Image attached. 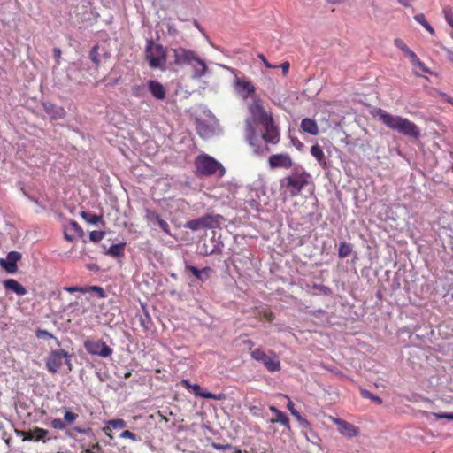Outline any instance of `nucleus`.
I'll return each mask as SVG.
<instances>
[{
  "instance_id": "nucleus-1",
  "label": "nucleus",
  "mask_w": 453,
  "mask_h": 453,
  "mask_svg": "<svg viewBox=\"0 0 453 453\" xmlns=\"http://www.w3.org/2000/svg\"><path fill=\"white\" fill-rule=\"evenodd\" d=\"M250 118L246 119L245 136L250 146L256 147L258 141L256 135L255 124L265 125L273 120V118L263 108L259 98H253L252 103L249 106Z\"/></svg>"
},
{
  "instance_id": "nucleus-2",
  "label": "nucleus",
  "mask_w": 453,
  "mask_h": 453,
  "mask_svg": "<svg viewBox=\"0 0 453 453\" xmlns=\"http://www.w3.org/2000/svg\"><path fill=\"white\" fill-rule=\"evenodd\" d=\"M376 116L388 128L397 131L405 136L415 139L420 136L418 127L406 118L392 115L382 109H378Z\"/></svg>"
},
{
  "instance_id": "nucleus-3",
  "label": "nucleus",
  "mask_w": 453,
  "mask_h": 453,
  "mask_svg": "<svg viewBox=\"0 0 453 453\" xmlns=\"http://www.w3.org/2000/svg\"><path fill=\"white\" fill-rule=\"evenodd\" d=\"M171 51L173 54L174 64L191 67L193 79H201L206 74L208 67L205 62L194 50L179 47L171 49Z\"/></svg>"
},
{
  "instance_id": "nucleus-4",
  "label": "nucleus",
  "mask_w": 453,
  "mask_h": 453,
  "mask_svg": "<svg viewBox=\"0 0 453 453\" xmlns=\"http://www.w3.org/2000/svg\"><path fill=\"white\" fill-rule=\"evenodd\" d=\"M309 177L302 166L296 165L288 176L280 180V189L285 195L296 196L307 185Z\"/></svg>"
},
{
  "instance_id": "nucleus-5",
  "label": "nucleus",
  "mask_w": 453,
  "mask_h": 453,
  "mask_svg": "<svg viewBox=\"0 0 453 453\" xmlns=\"http://www.w3.org/2000/svg\"><path fill=\"white\" fill-rule=\"evenodd\" d=\"M144 56L150 68L161 71L166 69V49L163 45L147 40Z\"/></svg>"
},
{
  "instance_id": "nucleus-6",
  "label": "nucleus",
  "mask_w": 453,
  "mask_h": 453,
  "mask_svg": "<svg viewBox=\"0 0 453 453\" xmlns=\"http://www.w3.org/2000/svg\"><path fill=\"white\" fill-rule=\"evenodd\" d=\"M195 165L197 174L201 176L218 175L222 177L226 173V169L222 164L207 154L197 156Z\"/></svg>"
},
{
  "instance_id": "nucleus-7",
  "label": "nucleus",
  "mask_w": 453,
  "mask_h": 453,
  "mask_svg": "<svg viewBox=\"0 0 453 453\" xmlns=\"http://www.w3.org/2000/svg\"><path fill=\"white\" fill-rule=\"evenodd\" d=\"M222 219V216L219 214H208L198 219L188 221L185 224V227L192 231L215 228L220 225Z\"/></svg>"
},
{
  "instance_id": "nucleus-8",
  "label": "nucleus",
  "mask_w": 453,
  "mask_h": 453,
  "mask_svg": "<svg viewBox=\"0 0 453 453\" xmlns=\"http://www.w3.org/2000/svg\"><path fill=\"white\" fill-rule=\"evenodd\" d=\"M250 356L254 360L263 364L269 372H274L280 370V361L274 352L267 354L261 349H255Z\"/></svg>"
},
{
  "instance_id": "nucleus-9",
  "label": "nucleus",
  "mask_w": 453,
  "mask_h": 453,
  "mask_svg": "<svg viewBox=\"0 0 453 453\" xmlns=\"http://www.w3.org/2000/svg\"><path fill=\"white\" fill-rule=\"evenodd\" d=\"M84 348L88 354L103 358L111 357L113 353V349L102 340L86 339Z\"/></svg>"
},
{
  "instance_id": "nucleus-10",
  "label": "nucleus",
  "mask_w": 453,
  "mask_h": 453,
  "mask_svg": "<svg viewBox=\"0 0 453 453\" xmlns=\"http://www.w3.org/2000/svg\"><path fill=\"white\" fill-rule=\"evenodd\" d=\"M234 88L235 93L242 97L243 100H246L248 98H258L256 96V88L253 85V83L241 77H235L234 79Z\"/></svg>"
},
{
  "instance_id": "nucleus-11",
  "label": "nucleus",
  "mask_w": 453,
  "mask_h": 453,
  "mask_svg": "<svg viewBox=\"0 0 453 453\" xmlns=\"http://www.w3.org/2000/svg\"><path fill=\"white\" fill-rule=\"evenodd\" d=\"M65 357H70L64 349L52 351L47 358L46 367L51 373H56L61 367Z\"/></svg>"
},
{
  "instance_id": "nucleus-12",
  "label": "nucleus",
  "mask_w": 453,
  "mask_h": 453,
  "mask_svg": "<svg viewBox=\"0 0 453 453\" xmlns=\"http://www.w3.org/2000/svg\"><path fill=\"white\" fill-rule=\"evenodd\" d=\"M394 44L402 51H403L407 57L410 58L411 65L413 66L418 67L424 73H429L425 64L420 61L416 53L413 50H411L402 39L395 38L394 40Z\"/></svg>"
},
{
  "instance_id": "nucleus-13",
  "label": "nucleus",
  "mask_w": 453,
  "mask_h": 453,
  "mask_svg": "<svg viewBox=\"0 0 453 453\" xmlns=\"http://www.w3.org/2000/svg\"><path fill=\"white\" fill-rule=\"evenodd\" d=\"M144 218L148 226L151 227L158 226L167 235H172L168 223L157 211L146 209Z\"/></svg>"
},
{
  "instance_id": "nucleus-14",
  "label": "nucleus",
  "mask_w": 453,
  "mask_h": 453,
  "mask_svg": "<svg viewBox=\"0 0 453 453\" xmlns=\"http://www.w3.org/2000/svg\"><path fill=\"white\" fill-rule=\"evenodd\" d=\"M268 164L270 168H291L293 166V161L290 156L287 153L273 154L269 157Z\"/></svg>"
},
{
  "instance_id": "nucleus-15",
  "label": "nucleus",
  "mask_w": 453,
  "mask_h": 453,
  "mask_svg": "<svg viewBox=\"0 0 453 453\" xmlns=\"http://www.w3.org/2000/svg\"><path fill=\"white\" fill-rule=\"evenodd\" d=\"M21 258V254L18 251H11L6 258H0V265L9 273L17 272V262Z\"/></svg>"
},
{
  "instance_id": "nucleus-16",
  "label": "nucleus",
  "mask_w": 453,
  "mask_h": 453,
  "mask_svg": "<svg viewBox=\"0 0 453 453\" xmlns=\"http://www.w3.org/2000/svg\"><path fill=\"white\" fill-rule=\"evenodd\" d=\"M263 127L265 128V132L262 134L263 140L266 143H272V144L278 143V142L280 140V134H279L277 127L273 124V120L266 123Z\"/></svg>"
},
{
  "instance_id": "nucleus-17",
  "label": "nucleus",
  "mask_w": 453,
  "mask_h": 453,
  "mask_svg": "<svg viewBox=\"0 0 453 453\" xmlns=\"http://www.w3.org/2000/svg\"><path fill=\"white\" fill-rule=\"evenodd\" d=\"M334 422L338 425V431L342 435L353 438L358 434V428L351 423L340 418H334Z\"/></svg>"
},
{
  "instance_id": "nucleus-18",
  "label": "nucleus",
  "mask_w": 453,
  "mask_h": 453,
  "mask_svg": "<svg viewBox=\"0 0 453 453\" xmlns=\"http://www.w3.org/2000/svg\"><path fill=\"white\" fill-rule=\"evenodd\" d=\"M147 88L156 99L164 100L165 98V88L159 81L150 80L147 81Z\"/></svg>"
},
{
  "instance_id": "nucleus-19",
  "label": "nucleus",
  "mask_w": 453,
  "mask_h": 453,
  "mask_svg": "<svg viewBox=\"0 0 453 453\" xmlns=\"http://www.w3.org/2000/svg\"><path fill=\"white\" fill-rule=\"evenodd\" d=\"M186 270L190 272L197 280L203 282L206 281L213 272V270L209 266L203 267V269H198L196 266L190 265H186Z\"/></svg>"
},
{
  "instance_id": "nucleus-20",
  "label": "nucleus",
  "mask_w": 453,
  "mask_h": 453,
  "mask_svg": "<svg viewBox=\"0 0 453 453\" xmlns=\"http://www.w3.org/2000/svg\"><path fill=\"white\" fill-rule=\"evenodd\" d=\"M182 385H184V387L187 388V389H192L194 394L196 395V396H201V397H203V398H206V399H219L214 394L212 393H210V392H202L201 390V387L198 385V384H191L188 380H183L181 381Z\"/></svg>"
},
{
  "instance_id": "nucleus-21",
  "label": "nucleus",
  "mask_w": 453,
  "mask_h": 453,
  "mask_svg": "<svg viewBox=\"0 0 453 453\" xmlns=\"http://www.w3.org/2000/svg\"><path fill=\"white\" fill-rule=\"evenodd\" d=\"M3 284L6 289L12 291L19 296H24L27 294L26 288L16 280H4Z\"/></svg>"
},
{
  "instance_id": "nucleus-22",
  "label": "nucleus",
  "mask_w": 453,
  "mask_h": 453,
  "mask_svg": "<svg viewBox=\"0 0 453 453\" xmlns=\"http://www.w3.org/2000/svg\"><path fill=\"white\" fill-rule=\"evenodd\" d=\"M301 129L311 135H317L319 134V127L317 122L310 118H305L301 121Z\"/></svg>"
},
{
  "instance_id": "nucleus-23",
  "label": "nucleus",
  "mask_w": 453,
  "mask_h": 453,
  "mask_svg": "<svg viewBox=\"0 0 453 453\" xmlns=\"http://www.w3.org/2000/svg\"><path fill=\"white\" fill-rule=\"evenodd\" d=\"M49 434V431L43 428L35 427L33 430H31L26 439L28 441H46V436Z\"/></svg>"
},
{
  "instance_id": "nucleus-24",
  "label": "nucleus",
  "mask_w": 453,
  "mask_h": 453,
  "mask_svg": "<svg viewBox=\"0 0 453 453\" xmlns=\"http://www.w3.org/2000/svg\"><path fill=\"white\" fill-rule=\"evenodd\" d=\"M311 154L316 158L319 165L323 168H327V163L322 148L319 144H315L311 148Z\"/></svg>"
},
{
  "instance_id": "nucleus-25",
  "label": "nucleus",
  "mask_w": 453,
  "mask_h": 453,
  "mask_svg": "<svg viewBox=\"0 0 453 453\" xmlns=\"http://www.w3.org/2000/svg\"><path fill=\"white\" fill-rule=\"evenodd\" d=\"M45 111L54 119H63L65 115V111L64 110V108L51 104L45 105Z\"/></svg>"
},
{
  "instance_id": "nucleus-26",
  "label": "nucleus",
  "mask_w": 453,
  "mask_h": 453,
  "mask_svg": "<svg viewBox=\"0 0 453 453\" xmlns=\"http://www.w3.org/2000/svg\"><path fill=\"white\" fill-rule=\"evenodd\" d=\"M286 398L288 399V404H287V408L288 409V411L291 412V414L303 425H307L308 424V421L303 418L300 413L295 409L294 407V403H292V401L290 400V398L288 396H286Z\"/></svg>"
},
{
  "instance_id": "nucleus-27",
  "label": "nucleus",
  "mask_w": 453,
  "mask_h": 453,
  "mask_svg": "<svg viewBox=\"0 0 453 453\" xmlns=\"http://www.w3.org/2000/svg\"><path fill=\"white\" fill-rule=\"evenodd\" d=\"M125 245V243L113 244L108 249L107 254L114 257H120L124 253Z\"/></svg>"
},
{
  "instance_id": "nucleus-28",
  "label": "nucleus",
  "mask_w": 453,
  "mask_h": 453,
  "mask_svg": "<svg viewBox=\"0 0 453 453\" xmlns=\"http://www.w3.org/2000/svg\"><path fill=\"white\" fill-rule=\"evenodd\" d=\"M81 216L86 222L91 225H96L102 219V216H98L88 211H81Z\"/></svg>"
},
{
  "instance_id": "nucleus-29",
  "label": "nucleus",
  "mask_w": 453,
  "mask_h": 453,
  "mask_svg": "<svg viewBox=\"0 0 453 453\" xmlns=\"http://www.w3.org/2000/svg\"><path fill=\"white\" fill-rule=\"evenodd\" d=\"M414 19L419 23L426 31H428L431 35L434 34V29L433 27L426 20L425 15L423 13H418L414 16Z\"/></svg>"
},
{
  "instance_id": "nucleus-30",
  "label": "nucleus",
  "mask_w": 453,
  "mask_h": 453,
  "mask_svg": "<svg viewBox=\"0 0 453 453\" xmlns=\"http://www.w3.org/2000/svg\"><path fill=\"white\" fill-rule=\"evenodd\" d=\"M352 251V246L347 242H341L338 248V255L341 258L347 257Z\"/></svg>"
},
{
  "instance_id": "nucleus-31",
  "label": "nucleus",
  "mask_w": 453,
  "mask_h": 453,
  "mask_svg": "<svg viewBox=\"0 0 453 453\" xmlns=\"http://www.w3.org/2000/svg\"><path fill=\"white\" fill-rule=\"evenodd\" d=\"M66 228H67V231L73 233L74 235H76L78 237H82L84 234L82 228L74 220L70 221Z\"/></svg>"
},
{
  "instance_id": "nucleus-32",
  "label": "nucleus",
  "mask_w": 453,
  "mask_h": 453,
  "mask_svg": "<svg viewBox=\"0 0 453 453\" xmlns=\"http://www.w3.org/2000/svg\"><path fill=\"white\" fill-rule=\"evenodd\" d=\"M271 422L272 423L279 422L282 426H284L288 430H290V421H289V418H288V416L283 411H280V413H278V415L275 417V418L272 419Z\"/></svg>"
},
{
  "instance_id": "nucleus-33",
  "label": "nucleus",
  "mask_w": 453,
  "mask_h": 453,
  "mask_svg": "<svg viewBox=\"0 0 453 453\" xmlns=\"http://www.w3.org/2000/svg\"><path fill=\"white\" fill-rule=\"evenodd\" d=\"M81 453H104L102 446L96 442L89 447H85L84 444L81 445Z\"/></svg>"
},
{
  "instance_id": "nucleus-34",
  "label": "nucleus",
  "mask_w": 453,
  "mask_h": 453,
  "mask_svg": "<svg viewBox=\"0 0 453 453\" xmlns=\"http://www.w3.org/2000/svg\"><path fill=\"white\" fill-rule=\"evenodd\" d=\"M106 424L112 429H122L127 426V422L122 418L111 419Z\"/></svg>"
},
{
  "instance_id": "nucleus-35",
  "label": "nucleus",
  "mask_w": 453,
  "mask_h": 453,
  "mask_svg": "<svg viewBox=\"0 0 453 453\" xmlns=\"http://www.w3.org/2000/svg\"><path fill=\"white\" fill-rule=\"evenodd\" d=\"M78 418V414L70 411L68 409L65 408V415L63 421L65 426L73 423Z\"/></svg>"
},
{
  "instance_id": "nucleus-36",
  "label": "nucleus",
  "mask_w": 453,
  "mask_h": 453,
  "mask_svg": "<svg viewBox=\"0 0 453 453\" xmlns=\"http://www.w3.org/2000/svg\"><path fill=\"white\" fill-rule=\"evenodd\" d=\"M146 85H134L132 87V95L135 97H141L146 91Z\"/></svg>"
},
{
  "instance_id": "nucleus-37",
  "label": "nucleus",
  "mask_w": 453,
  "mask_h": 453,
  "mask_svg": "<svg viewBox=\"0 0 453 453\" xmlns=\"http://www.w3.org/2000/svg\"><path fill=\"white\" fill-rule=\"evenodd\" d=\"M105 233L103 231H92L89 234V239L93 242H99L104 237Z\"/></svg>"
},
{
  "instance_id": "nucleus-38",
  "label": "nucleus",
  "mask_w": 453,
  "mask_h": 453,
  "mask_svg": "<svg viewBox=\"0 0 453 453\" xmlns=\"http://www.w3.org/2000/svg\"><path fill=\"white\" fill-rule=\"evenodd\" d=\"M426 416L429 418V417L434 416L437 418H446L449 420H453V412L452 413H434V412H425Z\"/></svg>"
},
{
  "instance_id": "nucleus-39",
  "label": "nucleus",
  "mask_w": 453,
  "mask_h": 453,
  "mask_svg": "<svg viewBox=\"0 0 453 453\" xmlns=\"http://www.w3.org/2000/svg\"><path fill=\"white\" fill-rule=\"evenodd\" d=\"M120 438L122 439H130L133 441H138L141 440V438L135 434L134 433H132L128 430H125L120 434Z\"/></svg>"
},
{
  "instance_id": "nucleus-40",
  "label": "nucleus",
  "mask_w": 453,
  "mask_h": 453,
  "mask_svg": "<svg viewBox=\"0 0 453 453\" xmlns=\"http://www.w3.org/2000/svg\"><path fill=\"white\" fill-rule=\"evenodd\" d=\"M361 395L365 398H369L377 403H382L381 399L379 396L374 395L373 394H372L370 391H368L366 389L361 390Z\"/></svg>"
},
{
  "instance_id": "nucleus-41",
  "label": "nucleus",
  "mask_w": 453,
  "mask_h": 453,
  "mask_svg": "<svg viewBox=\"0 0 453 453\" xmlns=\"http://www.w3.org/2000/svg\"><path fill=\"white\" fill-rule=\"evenodd\" d=\"M50 426L58 430H64L66 427L65 422L60 418L52 419L50 422Z\"/></svg>"
},
{
  "instance_id": "nucleus-42",
  "label": "nucleus",
  "mask_w": 453,
  "mask_h": 453,
  "mask_svg": "<svg viewBox=\"0 0 453 453\" xmlns=\"http://www.w3.org/2000/svg\"><path fill=\"white\" fill-rule=\"evenodd\" d=\"M35 335L39 339H45V340L55 338L52 334L49 333L46 330H42V329H38L35 332Z\"/></svg>"
},
{
  "instance_id": "nucleus-43",
  "label": "nucleus",
  "mask_w": 453,
  "mask_h": 453,
  "mask_svg": "<svg viewBox=\"0 0 453 453\" xmlns=\"http://www.w3.org/2000/svg\"><path fill=\"white\" fill-rule=\"evenodd\" d=\"M88 290L90 292L96 293L98 296V297H100V298L105 297V292L101 287L92 286V287H89Z\"/></svg>"
},
{
  "instance_id": "nucleus-44",
  "label": "nucleus",
  "mask_w": 453,
  "mask_h": 453,
  "mask_svg": "<svg viewBox=\"0 0 453 453\" xmlns=\"http://www.w3.org/2000/svg\"><path fill=\"white\" fill-rule=\"evenodd\" d=\"M98 46L96 45L92 48V50H90V54H89V57H90V59L96 64V65H98L99 63V59H98Z\"/></svg>"
},
{
  "instance_id": "nucleus-45",
  "label": "nucleus",
  "mask_w": 453,
  "mask_h": 453,
  "mask_svg": "<svg viewBox=\"0 0 453 453\" xmlns=\"http://www.w3.org/2000/svg\"><path fill=\"white\" fill-rule=\"evenodd\" d=\"M444 16L448 24L453 28V15L449 9H444Z\"/></svg>"
},
{
  "instance_id": "nucleus-46",
  "label": "nucleus",
  "mask_w": 453,
  "mask_h": 453,
  "mask_svg": "<svg viewBox=\"0 0 453 453\" xmlns=\"http://www.w3.org/2000/svg\"><path fill=\"white\" fill-rule=\"evenodd\" d=\"M73 431H76L80 434H93V431L91 428L88 427V428H81V427H73Z\"/></svg>"
},
{
  "instance_id": "nucleus-47",
  "label": "nucleus",
  "mask_w": 453,
  "mask_h": 453,
  "mask_svg": "<svg viewBox=\"0 0 453 453\" xmlns=\"http://www.w3.org/2000/svg\"><path fill=\"white\" fill-rule=\"evenodd\" d=\"M313 288L318 289L326 295L329 294V292H330L329 288L326 286H324V285L314 284Z\"/></svg>"
},
{
  "instance_id": "nucleus-48",
  "label": "nucleus",
  "mask_w": 453,
  "mask_h": 453,
  "mask_svg": "<svg viewBox=\"0 0 453 453\" xmlns=\"http://www.w3.org/2000/svg\"><path fill=\"white\" fill-rule=\"evenodd\" d=\"M258 58L262 60V62L264 63V65L267 67V68H278L277 65H273L272 64H270L266 58H265V56L263 54H258L257 55Z\"/></svg>"
},
{
  "instance_id": "nucleus-49",
  "label": "nucleus",
  "mask_w": 453,
  "mask_h": 453,
  "mask_svg": "<svg viewBox=\"0 0 453 453\" xmlns=\"http://www.w3.org/2000/svg\"><path fill=\"white\" fill-rule=\"evenodd\" d=\"M278 68L280 67L282 69V73L284 75H286L289 70V63L288 61L282 63L280 65H277Z\"/></svg>"
},
{
  "instance_id": "nucleus-50",
  "label": "nucleus",
  "mask_w": 453,
  "mask_h": 453,
  "mask_svg": "<svg viewBox=\"0 0 453 453\" xmlns=\"http://www.w3.org/2000/svg\"><path fill=\"white\" fill-rule=\"evenodd\" d=\"M441 49L446 52L448 58L453 64V51L445 46L441 47Z\"/></svg>"
},
{
  "instance_id": "nucleus-51",
  "label": "nucleus",
  "mask_w": 453,
  "mask_h": 453,
  "mask_svg": "<svg viewBox=\"0 0 453 453\" xmlns=\"http://www.w3.org/2000/svg\"><path fill=\"white\" fill-rule=\"evenodd\" d=\"M211 446L215 449H228L231 447L229 444L223 445V444H219V443H215V442H213L211 444Z\"/></svg>"
},
{
  "instance_id": "nucleus-52",
  "label": "nucleus",
  "mask_w": 453,
  "mask_h": 453,
  "mask_svg": "<svg viewBox=\"0 0 453 453\" xmlns=\"http://www.w3.org/2000/svg\"><path fill=\"white\" fill-rule=\"evenodd\" d=\"M74 234L69 231H67V228L65 229V240H67L68 242H72L74 238Z\"/></svg>"
},
{
  "instance_id": "nucleus-53",
  "label": "nucleus",
  "mask_w": 453,
  "mask_h": 453,
  "mask_svg": "<svg viewBox=\"0 0 453 453\" xmlns=\"http://www.w3.org/2000/svg\"><path fill=\"white\" fill-rule=\"evenodd\" d=\"M111 429L112 428L108 425L103 428V432L111 439H112V435L111 434Z\"/></svg>"
},
{
  "instance_id": "nucleus-54",
  "label": "nucleus",
  "mask_w": 453,
  "mask_h": 453,
  "mask_svg": "<svg viewBox=\"0 0 453 453\" xmlns=\"http://www.w3.org/2000/svg\"><path fill=\"white\" fill-rule=\"evenodd\" d=\"M220 252H221V249H220L219 245H215V247L209 252L206 251V253L210 254V255L214 254V253H220Z\"/></svg>"
},
{
  "instance_id": "nucleus-55",
  "label": "nucleus",
  "mask_w": 453,
  "mask_h": 453,
  "mask_svg": "<svg viewBox=\"0 0 453 453\" xmlns=\"http://www.w3.org/2000/svg\"><path fill=\"white\" fill-rule=\"evenodd\" d=\"M250 411L252 412L253 415H256V416H258L259 415V411H260V408L257 407V406H252L250 408Z\"/></svg>"
},
{
  "instance_id": "nucleus-56",
  "label": "nucleus",
  "mask_w": 453,
  "mask_h": 453,
  "mask_svg": "<svg viewBox=\"0 0 453 453\" xmlns=\"http://www.w3.org/2000/svg\"><path fill=\"white\" fill-rule=\"evenodd\" d=\"M66 291H68L69 293H74L76 291H83L81 288H79L77 287H69V288H65Z\"/></svg>"
},
{
  "instance_id": "nucleus-57",
  "label": "nucleus",
  "mask_w": 453,
  "mask_h": 453,
  "mask_svg": "<svg viewBox=\"0 0 453 453\" xmlns=\"http://www.w3.org/2000/svg\"><path fill=\"white\" fill-rule=\"evenodd\" d=\"M269 410L274 413L275 417L280 413L281 411L278 410L275 406H270Z\"/></svg>"
},
{
  "instance_id": "nucleus-58",
  "label": "nucleus",
  "mask_w": 453,
  "mask_h": 453,
  "mask_svg": "<svg viewBox=\"0 0 453 453\" xmlns=\"http://www.w3.org/2000/svg\"><path fill=\"white\" fill-rule=\"evenodd\" d=\"M150 320V317L148 313L145 314V318H141V323L143 326H145L146 322Z\"/></svg>"
},
{
  "instance_id": "nucleus-59",
  "label": "nucleus",
  "mask_w": 453,
  "mask_h": 453,
  "mask_svg": "<svg viewBox=\"0 0 453 453\" xmlns=\"http://www.w3.org/2000/svg\"><path fill=\"white\" fill-rule=\"evenodd\" d=\"M403 6H411V0H397Z\"/></svg>"
},
{
  "instance_id": "nucleus-60",
  "label": "nucleus",
  "mask_w": 453,
  "mask_h": 453,
  "mask_svg": "<svg viewBox=\"0 0 453 453\" xmlns=\"http://www.w3.org/2000/svg\"><path fill=\"white\" fill-rule=\"evenodd\" d=\"M53 52H54V56H55L56 58H59V57H60L61 50H60L59 49L55 48V49L53 50Z\"/></svg>"
},
{
  "instance_id": "nucleus-61",
  "label": "nucleus",
  "mask_w": 453,
  "mask_h": 453,
  "mask_svg": "<svg viewBox=\"0 0 453 453\" xmlns=\"http://www.w3.org/2000/svg\"><path fill=\"white\" fill-rule=\"evenodd\" d=\"M331 4H341L345 2L346 0H327Z\"/></svg>"
},
{
  "instance_id": "nucleus-62",
  "label": "nucleus",
  "mask_w": 453,
  "mask_h": 453,
  "mask_svg": "<svg viewBox=\"0 0 453 453\" xmlns=\"http://www.w3.org/2000/svg\"><path fill=\"white\" fill-rule=\"evenodd\" d=\"M64 359H65V364L69 367V370H71L72 369V365H71V363L69 361V357H65Z\"/></svg>"
},
{
  "instance_id": "nucleus-63",
  "label": "nucleus",
  "mask_w": 453,
  "mask_h": 453,
  "mask_svg": "<svg viewBox=\"0 0 453 453\" xmlns=\"http://www.w3.org/2000/svg\"><path fill=\"white\" fill-rule=\"evenodd\" d=\"M267 319H268V320H273V314H272V313H270Z\"/></svg>"
},
{
  "instance_id": "nucleus-64",
  "label": "nucleus",
  "mask_w": 453,
  "mask_h": 453,
  "mask_svg": "<svg viewBox=\"0 0 453 453\" xmlns=\"http://www.w3.org/2000/svg\"><path fill=\"white\" fill-rule=\"evenodd\" d=\"M254 151H255V153H257V154H259V153H260V151H259V150H258V149H255V150H254ZM261 152H263V150H261Z\"/></svg>"
}]
</instances>
